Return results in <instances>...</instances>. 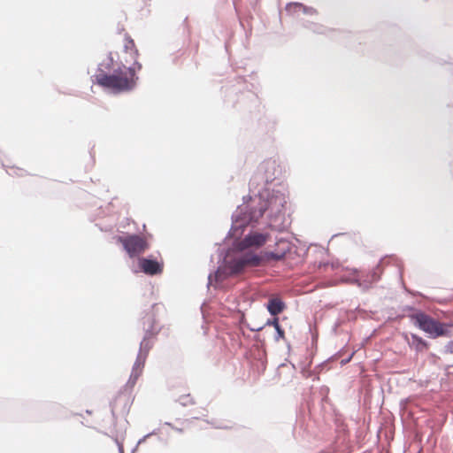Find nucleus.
I'll return each instance as SVG.
<instances>
[{"instance_id":"f03ea898","label":"nucleus","mask_w":453,"mask_h":453,"mask_svg":"<svg viewBox=\"0 0 453 453\" xmlns=\"http://www.w3.org/2000/svg\"><path fill=\"white\" fill-rule=\"evenodd\" d=\"M413 324L432 338L449 336L448 325L441 323L425 312L418 311L410 316Z\"/></svg>"},{"instance_id":"4468645a","label":"nucleus","mask_w":453,"mask_h":453,"mask_svg":"<svg viewBox=\"0 0 453 453\" xmlns=\"http://www.w3.org/2000/svg\"><path fill=\"white\" fill-rule=\"evenodd\" d=\"M143 361H141V358L138 357L136 362L134 365L133 371L131 373V379L134 380H137V378L141 375L142 368H143Z\"/></svg>"},{"instance_id":"1a4fd4ad","label":"nucleus","mask_w":453,"mask_h":453,"mask_svg":"<svg viewBox=\"0 0 453 453\" xmlns=\"http://www.w3.org/2000/svg\"><path fill=\"white\" fill-rule=\"evenodd\" d=\"M142 328L145 331V335L141 342V349L146 348L148 341L157 333L156 321L153 316L147 315L142 319Z\"/></svg>"},{"instance_id":"dca6fc26","label":"nucleus","mask_w":453,"mask_h":453,"mask_svg":"<svg viewBox=\"0 0 453 453\" xmlns=\"http://www.w3.org/2000/svg\"><path fill=\"white\" fill-rule=\"evenodd\" d=\"M302 8H303V5L299 3H291V4H288L286 7L287 11H288V12L299 11Z\"/></svg>"},{"instance_id":"a211bd4d","label":"nucleus","mask_w":453,"mask_h":453,"mask_svg":"<svg viewBox=\"0 0 453 453\" xmlns=\"http://www.w3.org/2000/svg\"><path fill=\"white\" fill-rule=\"evenodd\" d=\"M208 410L205 407H202L197 416H195L196 418H202L207 417Z\"/></svg>"},{"instance_id":"0eeeda50","label":"nucleus","mask_w":453,"mask_h":453,"mask_svg":"<svg viewBox=\"0 0 453 453\" xmlns=\"http://www.w3.org/2000/svg\"><path fill=\"white\" fill-rule=\"evenodd\" d=\"M139 268L148 275L160 274L164 269V262L150 257H142L138 260Z\"/></svg>"},{"instance_id":"f3484780","label":"nucleus","mask_w":453,"mask_h":453,"mask_svg":"<svg viewBox=\"0 0 453 453\" xmlns=\"http://www.w3.org/2000/svg\"><path fill=\"white\" fill-rule=\"evenodd\" d=\"M444 354H453V341L449 342L443 349Z\"/></svg>"},{"instance_id":"6e6552de","label":"nucleus","mask_w":453,"mask_h":453,"mask_svg":"<svg viewBox=\"0 0 453 453\" xmlns=\"http://www.w3.org/2000/svg\"><path fill=\"white\" fill-rule=\"evenodd\" d=\"M124 51L129 56V59L126 58L125 61L127 63L133 61L134 65L132 67H135L140 71L142 69V65L137 61L139 51L134 40L129 35H127L124 39Z\"/></svg>"},{"instance_id":"6ab92c4d","label":"nucleus","mask_w":453,"mask_h":453,"mask_svg":"<svg viewBox=\"0 0 453 453\" xmlns=\"http://www.w3.org/2000/svg\"><path fill=\"white\" fill-rule=\"evenodd\" d=\"M112 58H109L108 62L105 64V67L108 68L111 64H112Z\"/></svg>"},{"instance_id":"20e7f679","label":"nucleus","mask_w":453,"mask_h":453,"mask_svg":"<svg viewBox=\"0 0 453 453\" xmlns=\"http://www.w3.org/2000/svg\"><path fill=\"white\" fill-rule=\"evenodd\" d=\"M117 240L123 245L130 257L139 256L149 249L147 240L137 234L118 236Z\"/></svg>"},{"instance_id":"f8f14e48","label":"nucleus","mask_w":453,"mask_h":453,"mask_svg":"<svg viewBox=\"0 0 453 453\" xmlns=\"http://www.w3.org/2000/svg\"><path fill=\"white\" fill-rule=\"evenodd\" d=\"M411 342H409L410 346L417 351H423L428 349V343L420 336L412 334L411 335Z\"/></svg>"},{"instance_id":"ddd939ff","label":"nucleus","mask_w":453,"mask_h":453,"mask_svg":"<svg viewBox=\"0 0 453 453\" xmlns=\"http://www.w3.org/2000/svg\"><path fill=\"white\" fill-rule=\"evenodd\" d=\"M265 326H273L274 327V330L277 332V336L275 337L276 341L283 340L285 338V332L280 326L278 318L268 319L265 323Z\"/></svg>"},{"instance_id":"39448f33","label":"nucleus","mask_w":453,"mask_h":453,"mask_svg":"<svg viewBox=\"0 0 453 453\" xmlns=\"http://www.w3.org/2000/svg\"><path fill=\"white\" fill-rule=\"evenodd\" d=\"M260 257L247 253L241 257L235 258L228 263V268L231 274H238L243 271V269L250 266H257L260 265Z\"/></svg>"},{"instance_id":"7ed1b4c3","label":"nucleus","mask_w":453,"mask_h":453,"mask_svg":"<svg viewBox=\"0 0 453 453\" xmlns=\"http://www.w3.org/2000/svg\"><path fill=\"white\" fill-rule=\"evenodd\" d=\"M286 201L282 195H269L266 196L263 194L259 196L257 210L251 212V219L257 220L265 212H268V217H277L282 212Z\"/></svg>"},{"instance_id":"2eb2a0df","label":"nucleus","mask_w":453,"mask_h":453,"mask_svg":"<svg viewBox=\"0 0 453 453\" xmlns=\"http://www.w3.org/2000/svg\"><path fill=\"white\" fill-rule=\"evenodd\" d=\"M178 401L183 406H188V405L196 403V401L189 394L180 395L179 397Z\"/></svg>"},{"instance_id":"423d86ee","label":"nucleus","mask_w":453,"mask_h":453,"mask_svg":"<svg viewBox=\"0 0 453 453\" xmlns=\"http://www.w3.org/2000/svg\"><path fill=\"white\" fill-rule=\"evenodd\" d=\"M280 173V167L275 160L264 161L258 167L257 173L265 183L272 182Z\"/></svg>"},{"instance_id":"f257e3e1","label":"nucleus","mask_w":453,"mask_h":453,"mask_svg":"<svg viewBox=\"0 0 453 453\" xmlns=\"http://www.w3.org/2000/svg\"><path fill=\"white\" fill-rule=\"evenodd\" d=\"M124 69L119 67L111 74H107L103 69L99 68L97 73L94 75L95 82L99 86L108 88L115 93L128 91L135 86V73L138 71L135 67Z\"/></svg>"},{"instance_id":"9d476101","label":"nucleus","mask_w":453,"mask_h":453,"mask_svg":"<svg viewBox=\"0 0 453 453\" xmlns=\"http://www.w3.org/2000/svg\"><path fill=\"white\" fill-rule=\"evenodd\" d=\"M266 236L262 234L255 233L247 235L240 243L241 249H247L252 246L259 247L265 244Z\"/></svg>"},{"instance_id":"9b49d317","label":"nucleus","mask_w":453,"mask_h":453,"mask_svg":"<svg viewBox=\"0 0 453 453\" xmlns=\"http://www.w3.org/2000/svg\"><path fill=\"white\" fill-rule=\"evenodd\" d=\"M266 307L271 315L277 316L285 310L286 305L280 298L273 296L269 299Z\"/></svg>"}]
</instances>
